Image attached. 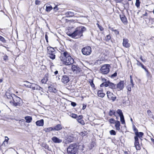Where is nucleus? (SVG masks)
<instances>
[{
    "instance_id": "obj_1",
    "label": "nucleus",
    "mask_w": 154,
    "mask_h": 154,
    "mask_svg": "<svg viewBox=\"0 0 154 154\" xmlns=\"http://www.w3.org/2000/svg\"><path fill=\"white\" fill-rule=\"evenodd\" d=\"M60 60L63 63L66 65H70L74 63V60L69 53L66 51L62 50L61 56L59 57Z\"/></svg>"
},
{
    "instance_id": "obj_2",
    "label": "nucleus",
    "mask_w": 154,
    "mask_h": 154,
    "mask_svg": "<svg viewBox=\"0 0 154 154\" xmlns=\"http://www.w3.org/2000/svg\"><path fill=\"white\" fill-rule=\"evenodd\" d=\"M86 30V28L84 26H81L78 27L72 33L69 34V36L72 38H78L83 35V32Z\"/></svg>"
},
{
    "instance_id": "obj_3",
    "label": "nucleus",
    "mask_w": 154,
    "mask_h": 154,
    "mask_svg": "<svg viewBox=\"0 0 154 154\" xmlns=\"http://www.w3.org/2000/svg\"><path fill=\"white\" fill-rule=\"evenodd\" d=\"M13 95L12 101H10L11 104L13 106L17 107V106H20L22 104V102L21 99L16 96L15 94H12Z\"/></svg>"
},
{
    "instance_id": "obj_4",
    "label": "nucleus",
    "mask_w": 154,
    "mask_h": 154,
    "mask_svg": "<svg viewBox=\"0 0 154 154\" xmlns=\"http://www.w3.org/2000/svg\"><path fill=\"white\" fill-rule=\"evenodd\" d=\"M47 55L51 59L54 60L55 58V54L56 51L54 49L51 47H48L47 48Z\"/></svg>"
},
{
    "instance_id": "obj_5",
    "label": "nucleus",
    "mask_w": 154,
    "mask_h": 154,
    "mask_svg": "<svg viewBox=\"0 0 154 154\" xmlns=\"http://www.w3.org/2000/svg\"><path fill=\"white\" fill-rule=\"evenodd\" d=\"M77 148L75 144H70L67 148L68 154H76L77 152Z\"/></svg>"
},
{
    "instance_id": "obj_6",
    "label": "nucleus",
    "mask_w": 154,
    "mask_h": 154,
    "mask_svg": "<svg viewBox=\"0 0 154 154\" xmlns=\"http://www.w3.org/2000/svg\"><path fill=\"white\" fill-rule=\"evenodd\" d=\"M110 66L109 64H104L101 67L100 72L103 74H106L109 72Z\"/></svg>"
},
{
    "instance_id": "obj_7",
    "label": "nucleus",
    "mask_w": 154,
    "mask_h": 154,
    "mask_svg": "<svg viewBox=\"0 0 154 154\" xmlns=\"http://www.w3.org/2000/svg\"><path fill=\"white\" fill-rule=\"evenodd\" d=\"M83 54L85 55H89L91 52V48L90 46H86L82 49Z\"/></svg>"
},
{
    "instance_id": "obj_8",
    "label": "nucleus",
    "mask_w": 154,
    "mask_h": 154,
    "mask_svg": "<svg viewBox=\"0 0 154 154\" xmlns=\"http://www.w3.org/2000/svg\"><path fill=\"white\" fill-rule=\"evenodd\" d=\"M104 86L105 87H109V88L112 89H115L116 88V84L110 82L109 81L105 82Z\"/></svg>"
},
{
    "instance_id": "obj_9",
    "label": "nucleus",
    "mask_w": 154,
    "mask_h": 154,
    "mask_svg": "<svg viewBox=\"0 0 154 154\" xmlns=\"http://www.w3.org/2000/svg\"><path fill=\"white\" fill-rule=\"evenodd\" d=\"M32 87L31 88L33 91H34L35 90H36L43 92V88L38 85L32 83Z\"/></svg>"
},
{
    "instance_id": "obj_10",
    "label": "nucleus",
    "mask_w": 154,
    "mask_h": 154,
    "mask_svg": "<svg viewBox=\"0 0 154 154\" xmlns=\"http://www.w3.org/2000/svg\"><path fill=\"white\" fill-rule=\"evenodd\" d=\"M72 69L73 72L76 74H78L81 71L80 68L74 65H72Z\"/></svg>"
},
{
    "instance_id": "obj_11",
    "label": "nucleus",
    "mask_w": 154,
    "mask_h": 154,
    "mask_svg": "<svg viewBox=\"0 0 154 154\" xmlns=\"http://www.w3.org/2000/svg\"><path fill=\"white\" fill-rule=\"evenodd\" d=\"M134 146L137 150H139L140 149V147L139 142L138 138L134 137Z\"/></svg>"
},
{
    "instance_id": "obj_12",
    "label": "nucleus",
    "mask_w": 154,
    "mask_h": 154,
    "mask_svg": "<svg viewBox=\"0 0 154 154\" xmlns=\"http://www.w3.org/2000/svg\"><path fill=\"white\" fill-rule=\"evenodd\" d=\"M106 94L108 97L109 99L112 100L113 101H114L116 99V97H115L112 93L110 91H107Z\"/></svg>"
},
{
    "instance_id": "obj_13",
    "label": "nucleus",
    "mask_w": 154,
    "mask_h": 154,
    "mask_svg": "<svg viewBox=\"0 0 154 154\" xmlns=\"http://www.w3.org/2000/svg\"><path fill=\"white\" fill-rule=\"evenodd\" d=\"M69 80V77L66 75L63 76L61 79V82L64 84H66Z\"/></svg>"
},
{
    "instance_id": "obj_14",
    "label": "nucleus",
    "mask_w": 154,
    "mask_h": 154,
    "mask_svg": "<svg viewBox=\"0 0 154 154\" xmlns=\"http://www.w3.org/2000/svg\"><path fill=\"white\" fill-rule=\"evenodd\" d=\"M12 94H14L11 93L9 90H7L5 93V95L7 98L10 100H11L13 98V95Z\"/></svg>"
},
{
    "instance_id": "obj_15",
    "label": "nucleus",
    "mask_w": 154,
    "mask_h": 154,
    "mask_svg": "<svg viewBox=\"0 0 154 154\" xmlns=\"http://www.w3.org/2000/svg\"><path fill=\"white\" fill-rule=\"evenodd\" d=\"M128 41L127 39L124 38L123 39V45L126 47L128 48L130 46V44L128 42Z\"/></svg>"
},
{
    "instance_id": "obj_16",
    "label": "nucleus",
    "mask_w": 154,
    "mask_h": 154,
    "mask_svg": "<svg viewBox=\"0 0 154 154\" xmlns=\"http://www.w3.org/2000/svg\"><path fill=\"white\" fill-rule=\"evenodd\" d=\"M83 118L82 115H80L77 117V120L79 123L83 125L85 124V123L84 121L82 119Z\"/></svg>"
},
{
    "instance_id": "obj_17",
    "label": "nucleus",
    "mask_w": 154,
    "mask_h": 154,
    "mask_svg": "<svg viewBox=\"0 0 154 154\" xmlns=\"http://www.w3.org/2000/svg\"><path fill=\"white\" fill-rule=\"evenodd\" d=\"M52 141L55 143H60L62 142V140L61 139H59L56 137H53L52 138Z\"/></svg>"
},
{
    "instance_id": "obj_18",
    "label": "nucleus",
    "mask_w": 154,
    "mask_h": 154,
    "mask_svg": "<svg viewBox=\"0 0 154 154\" xmlns=\"http://www.w3.org/2000/svg\"><path fill=\"white\" fill-rule=\"evenodd\" d=\"M117 88L120 90L124 88V81H120L117 85Z\"/></svg>"
},
{
    "instance_id": "obj_19",
    "label": "nucleus",
    "mask_w": 154,
    "mask_h": 154,
    "mask_svg": "<svg viewBox=\"0 0 154 154\" xmlns=\"http://www.w3.org/2000/svg\"><path fill=\"white\" fill-rule=\"evenodd\" d=\"M48 73H47L45 75L44 78L41 80V82L42 84H46L48 80Z\"/></svg>"
},
{
    "instance_id": "obj_20",
    "label": "nucleus",
    "mask_w": 154,
    "mask_h": 154,
    "mask_svg": "<svg viewBox=\"0 0 154 154\" xmlns=\"http://www.w3.org/2000/svg\"><path fill=\"white\" fill-rule=\"evenodd\" d=\"M54 131H58L61 130L62 127L61 124H58L53 127Z\"/></svg>"
},
{
    "instance_id": "obj_21",
    "label": "nucleus",
    "mask_w": 154,
    "mask_h": 154,
    "mask_svg": "<svg viewBox=\"0 0 154 154\" xmlns=\"http://www.w3.org/2000/svg\"><path fill=\"white\" fill-rule=\"evenodd\" d=\"M37 126H42L44 125V120L43 119L37 121L35 122Z\"/></svg>"
},
{
    "instance_id": "obj_22",
    "label": "nucleus",
    "mask_w": 154,
    "mask_h": 154,
    "mask_svg": "<svg viewBox=\"0 0 154 154\" xmlns=\"http://www.w3.org/2000/svg\"><path fill=\"white\" fill-rule=\"evenodd\" d=\"M135 136L134 137H137V138H139L140 139L142 137V136L143 135V133L142 132H136L135 133Z\"/></svg>"
},
{
    "instance_id": "obj_23",
    "label": "nucleus",
    "mask_w": 154,
    "mask_h": 154,
    "mask_svg": "<svg viewBox=\"0 0 154 154\" xmlns=\"http://www.w3.org/2000/svg\"><path fill=\"white\" fill-rule=\"evenodd\" d=\"M25 83L23 85L26 87L32 88V83H31L27 81H26L24 82Z\"/></svg>"
},
{
    "instance_id": "obj_24",
    "label": "nucleus",
    "mask_w": 154,
    "mask_h": 154,
    "mask_svg": "<svg viewBox=\"0 0 154 154\" xmlns=\"http://www.w3.org/2000/svg\"><path fill=\"white\" fill-rule=\"evenodd\" d=\"M97 94L99 97H103L105 95V94L103 92L102 89H101L98 91Z\"/></svg>"
},
{
    "instance_id": "obj_25",
    "label": "nucleus",
    "mask_w": 154,
    "mask_h": 154,
    "mask_svg": "<svg viewBox=\"0 0 154 154\" xmlns=\"http://www.w3.org/2000/svg\"><path fill=\"white\" fill-rule=\"evenodd\" d=\"M115 127L116 130L119 131L120 129V122L119 121H116L115 123Z\"/></svg>"
},
{
    "instance_id": "obj_26",
    "label": "nucleus",
    "mask_w": 154,
    "mask_h": 154,
    "mask_svg": "<svg viewBox=\"0 0 154 154\" xmlns=\"http://www.w3.org/2000/svg\"><path fill=\"white\" fill-rule=\"evenodd\" d=\"M120 17L123 23H126L127 22V19L125 16L124 15H120Z\"/></svg>"
},
{
    "instance_id": "obj_27",
    "label": "nucleus",
    "mask_w": 154,
    "mask_h": 154,
    "mask_svg": "<svg viewBox=\"0 0 154 154\" xmlns=\"http://www.w3.org/2000/svg\"><path fill=\"white\" fill-rule=\"evenodd\" d=\"M65 14L67 17H70L73 16L74 13L72 12L68 11L66 12Z\"/></svg>"
},
{
    "instance_id": "obj_28",
    "label": "nucleus",
    "mask_w": 154,
    "mask_h": 154,
    "mask_svg": "<svg viewBox=\"0 0 154 154\" xmlns=\"http://www.w3.org/2000/svg\"><path fill=\"white\" fill-rule=\"evenodd\" d=\"M25 119L26 120V122L28 123L30 122L32 120V118L29 116L25 117Z\"/></svg>"
},
{
    "instance_id": "obj_29",
    "label": "nucleus",
    "mask_w": 154,
    "mask_h": 154,
    "mask_svg": "<svg viewBox=\"0 0 154 154\" xmlns=\"http://www.w3.org/2000/svg\"><path fill=\"white\" fill-rule=\"evenodd\" d=\"M52 9V7L50 5H47L45 10L47 12H49Z\"/></svg>"
},
{
    "instance_id": "obj_30",
    "label": "nucleus",
    "mask_w": 154,
    "mask_h": 154,
    "mask_svg": "<svg viewBox=\"0 0 154 154\" xmlns=\"http://www.w3.org/2000/svg\"><path fill=\"white\" fill-rule=\"evenodd\" d=\"M48 90L50 92L54 93L56 91V90L55 88L51 86H49L48 87Z\"/></svg>"
},
{
    "instance_id": "obj_31",
    "label": "nucleus",
    "mask_w": 154,
    "mask_h": 154,
    "mask_svg": "<svg viewBox=\"0 0 154 154\" xmlns=\"http://www.w3.org/2000/svg\"><path fill=\"white\" fill-rule=\"evenodd\" d=\"M44 131L46 132H49L51 131H54L53 127H49L47 128H45L44 129Z\"/></svg>"
},
{
    "instance_id": "obj_32",
    "label": "nucleus",
    "mask_w": 154,
    "mask_h": 154,
    "mask_svg": "<svg viewBox=\"0 0 154 154\" xmlns=\"http://www.w3.org/2000/svg\"><path fill=\"white\" fill-rule=\"evenodd\" d=\"M69 115L71 117H72L74 118L75 119L78 117H77L78 116H77V115L73 113H72L71 112H70L69 113Z\"/></svg>"
},
{
    "instance_id": "obj_33",
    "label": "nucleus",
    "mask_w": 154,
    "mask_h": 154,
    "mask_svg": "<svg viewBox=\"0 0 154 154\" xmlns=\"http://www.w3.org/2000/svg\"><path fill=\"white\" fill-rule=\"evenodd\" d=\"M120 117V121L122 122V124H125V121L124 118V116H121Z\"/></svg>"
},
{
    "instance_id": "obj_34",
    "label": "nucleus",
    "mask_w": 154,
    "mask_h": 154,
    "mask_svg": "<svg viewBox=\"0 0 154 154\" xmlns=\"http://www.w3.org/2000/svg\"><path fill=\"white\" fill-rule=\"evenodd\" d=\"M117 112L119 115L120 116L123 115L122 111L120 109L117 110Z\"/></svg>"
},
{
    "instance_id": "obj_35",
    "label": "nucleus",
    "mask_w": 154,
    "mask_h": 154,
    "mask_svg": "<svg viewBox=\"0 0 154 154\" xmlns=\"http://www.w3.org/2000/svg\"><path fill=\"white\" fill-rule=\"evenodd\" d=\"M109 133L111 135H116V132L114 130H111L109 131Z\"/></svg>"
},
{
    "instance_id": "obj_36",
    "label": "nucleus",
    "mask_w": 154,
    "mask_h": 154,
    "mask_svg": "<svg viewBox=\"0 0 154 154\" xmlns=\"http://www.w3.org/2000/svg\"><path fill=\"white\" fill-rule=\"evenodd\" d=\"M109 122L111 124L115 123L116 121L113 119H111L109 120Z\"/></svg>"
},
{
    "instance_id": "obj_37",
    "label": "nucleus",
    "mask_w": 154,
    "mask_h": 154,
    "mask_svg": "<svg viewBox=\"0 0 154 154\" xmlns=\"http://www.w3.org/2000/svg\"><path fill=\"white\" fill-rule=\"evenodd\" d=\"M115 112L114 111L110 110L109 112V116H112V115H115Z\"/></svg>"
},
{
    "instance_id": "obj_38",
    "label": "nucleus",
    "mask_w": 154,
    "mask_h": 154,
    "mask_svg": "<svg viewBox=\"0 0 154 154\" xmlns=\"http://www.w3.org/2000/svg\"><path fill=\"white\" fill-rule=\"evenodd\" d=\"M135 5L137 8L139 7L140 5V2L139 0H136Z\"/></svg>"
},
{
    "instance_id": "obj_39",
    "label": "nucleus",
    "mask_w": 154,
    "mask_h": 154,
    "mask_svg": "<svg viewBox=\"0 0 154 154\" xmlns=\"http://www.w3.org/2000/svg\"><path fill=\"white\" fill-rule=\"evenodd\" d=\"M86 132L85 131H84L83 132H82L80 133V135L82 136V137H84L86 135Z\"/></svg>"
},
{
    "instance_id": "obj_40",
    "label": "nucleus",
    "mask_w": 154,
    "mask_h": 154,
    "mask_svg": "<svg viewBox=\"0 0 154 154\" xmlns=\"http://www.w3.org/2000/svg\"><path fill=\"white\" fill-rule=\"evenodd\" d=\"M0 41L3 42L5 43L6 40L4 37L0 35Z\"/></svg>"
},
{
    "instance_id": "obj_41",
    "label": "nucleus",
    "mask_w": 154,
    "mask_h": 154,
    "mask_svg": "<svg viewBox=\"0 0 154 154\" xmlns=\"http://www.w3.org/2000/svg\"><path fill=\"white\" fill-rule=\"evenodd\" d=\"M89 83H90V84L92 88H94L95 87V85L93 83V80H91V81L89 82Z\"/></svg>"
},
{
    "instance_id": "obj_42",
    "label": "nucleus",
    "mask_w": 154,
    "mask_h": 154,
    "mask_svg": "<svg viewBox=\"0 0 154 154\" xmlns=\"http://www.w3.org/2000/svg\"><path fill=\"white\" fill-rule=\"evenodd\" d=\"M141 66L142 67V68L144 69L146 72H147L148 74L149 73V72H148V70L146 69L145 66L143 64H142Z\"/></svg>"
},
{
    "instance_id": "obj_43",
    "label": "nucleus",
    "mask_w": 154,
    "mask_h": 154,
    "mask_svg": "<svg viewBox=\"0 0 154 154\" xmlns=\"http://www.w3.org/2000/svg\"><path fill=\"white\" fill-rule=\"evenodd\" d=\"M131 87H132L131 85H128L127 87V89L129 91H131Z\"/></svg>"
},
{
    "instance_id": "obj_44",
    "label": "nucleus",
    "mask_w": 154,
    "mask_h": 154,
    "mask_svg": "<svg viewBox=\"0 0 154 154\" xmlns=\"http://www.w3.org/2000/svg\"><path fill=\"white\" fill-rule=\"evenodd\" d=\"M137 65L138 66H141L142 63H140L139 61L137 60Z\"/></svg>"
},
{
    "instance_id": "obj_45",
    "label": "nucleus",
    "mask_w": 154,
    "mask_h": 154,
    "mask_svg": "<svg viewBox=\"0 0 154 154\" xmlns=\"http://www.w3.org/2000/svg\"><path fill=\"white\" fill-rule=\"evenodd\" d=\"M133 129L134 131L135 132V133H136V132H138L137 129L136 128V127L134 126H133Z\"/></svg>"
},
{
    "instance_id": "obj_46",
    "label": "nucleus",
    "mask_w": 154,
    "mask_h": 154,
    "mask_svg": "<svg viewBox=\"0 0 154 154\" xmlns=\"http://www.w3.org/2000/svg\"><path fill=\"white\" fill-rule=\"evenodd\" d=\"M97 24V25L98 27L99 28V29L100 30V31H103V28L101 26H100L98 24Z\"/></svg>"
},
{
    "instance_id": "obj_47",
    "label": "nucleus",
    "mask_w": 154,
    "mask_h": 154,
    "mask_svg": "<svg viewBox=\"0 0 154 154\" xmlns=\"http://www.w3.org/2000/svg\"><path fill=\"white\" fill-rule=\"evenodd\" d=\"M114 32L115 34L116 35H119V31L117 29H115V30H114Z\"/></svg>"
},
{
    "instance_id": "obj_48",
    "label": "nucleus",
    "mask_w": 154,
    "mask_h": 154,
    "mask_svg": "<svg viewBox=\"0 0 154 154\" xmlns=\"http://www.w3.org/2000/svg\"><path fill=\"white\" fill-rule=\"evenodd\" d=\"M71 105L73 107L75 106L76 105V103L74 102H72Z\"/></svg>"
},
{
    "instance_id": "obj_49",
    "label": "nucleus",
    "mask_w": 154,
    "mask_h": 154,
    "mask_svg": "<svg viewBox=\"0 0 154 154\" xmlns=\"http://www.w3.org/2000/svg\"><path fill=\"white\" fill-rule=\"evenodd\" d=\"M117 73L116 72H115L114 73H113V74H112L111 76V77L112 78H113L114 77H116L117 75Z\"/></svg>"
},
{
    "instance_id": "obj_50",
    "label": "nucleus",
    "mask_w": 154,
    "mask_h": 154,
    "mask_svg": "<svg viewBox=\"0 0 154 154\" xmlns=\"http://www.w3.org/2000/svg\"><path fill=\"white\" fill-rule=\"evenodd\" d=\"M35 3L36 5H39L40 4V1L38 0H36Z\"/></svg>"
},
{
    "instance_id": "obj_51",
    "label": "nucleus",
    "mask_w": 154,
    "mask_h": 154,
    "mask_svg": "<svg viewBox=\"0 0 154 154\" xmlns=\"http://www.w3.org/2000/svg\"><path fill=\"white\" fill-rule=\"evenodd\" d=\"M8 57L7 55H5L3 57V59L5 60H8Z\"/></svg>"
},
{
    "instance_id": "obj_52",
    "label": "nucleus",
    "mask_w": 154,
    "mask_h": 154,
    "mask_svg": "<svg viewBox=\"0 0 154 154\" xmlns=\"http://www.w3.org/2000/svg\"><path fill=\"white\" fill-rule=\"evenodd\" d=\"M140 59H141V60H142V61L143 62L145 63L146 62V60L145 59H143L142 58V56H140Z\"/></svg>"
},
{
    "instance_id": "obj_53",
    "label": "nucleus",
    "mask_w": 154,
    "mask_h": 154,
    "mask_svg": "<svg viewBox=\"0 0 154 154\" xmlns=\"http://www.w3.org/2000/svg\"><path fill=\"white\" fill-rule=\"evenodd\" d=\"M101 79L102 81L103 82H104V83H105V82H107V81H106V79H105V78H103L102 77L101 78Z\"/></svg>"
},
{
    "instance_id": "obj_54",
    "label": "nucleus",
    "mask_w": 154,
    "mask_h": 154,
    "mask_svg": "<svg viewBox=\"0 0 154 154\" xmlns=\"http://www.w3.org/2000/svg\"><path fill=\"white\" fill-rule=\"evenodd\" d=\"M130 82L131 84L132 85V87H133L134 86V84L133 82V81L132 79H130Z\"/></svg>"
},
{
    "instance_id": "obj_55",
    "label": "nucleus",
    "mask_w": 154,
    "mask_h": 154,
    "mask_svg": "<svg viewBox=\"0 0 154 154\" xmlns=\"http://www.w3.org/2000/svg\"><path fill=\"white\" fill-rule=\"evenodd\" d=\"M45 37L47 42H48V36L47 34L45 35Z\"/></svg>"
},
{
    "instance_id": "obj_56",
    "label": "nucleus",
    "mask_w": 154,
    "mask_h": 154,
    "mask_svg": "<svg viewBox=\"0 0 154 154\" xmlns=\"http://www.w3.org/2000/svg\"><path fill=\"white\" fill-rule=\"evenodd\" d=\"M147 113L149 115H150L151 114V112L150 110H148L147 111Z\"/></svg>"
},
{
    "instance_id": "obj_57",
    "label": "nucleus",
    "mask_w": 154,
    "mask_h": 154,
    "mask_svg": "<svg viewBox=\"0 0 154 154\" xmlns=\"http://www.w3.org/2000/svg\"><path fill=\"white\" fill-rule=\"evenodd\" d=\"M102 61L101 60H97V63H98V64H100V63H101V62Z\"/></svg>"
},
{
    "instance_id": "obj_58",
    "label": "nucleus",
    "mask_w": 154,
    "mask_h": 154,
    "mask_svg": "<svg viewBox=\"0 0 154 154\" xmlns=\"http://www.w3.org/2000/svg\"><path fill=\"white\" fill-rule=\"evenodd\" d=\"M54 9L55 10V11H57L58 10V7L57 6H55L54 8Z\"/></svg>"
},
{
    "instance_id": "obj_59",
    "label": "nucleus",
    "mask_w": 154,
    "mask_h": 154,
    "mask_svg": "<svg viewBox=\"0 0 154 154\" xmlns=\"http://www.w3.org/2000/svg\"><path fill=\"white\" fill-rule=\"evenodd\" d=\"M7 137V139H5L4 142H6L8 143V138L7 137Z\"/></svg>"
},
{
    "instance_id": "obj_60",
    "label": "nucleus",
    "mask_w": 154,
    "mask_h": 154,
    "mask_svg": "<svg viewBox=\"0 0 154 154\" xmlns=\"http://www.w3.org/2000/svg\"><path fill=\"white\" fill-rule=\"evenodd\" d=\"M105 83L104 82L103 83L100 85V87H102L104 86Z\"/></svg>"
},
{
    "instance_id": "obj_61",
    "label": "nucleus",
    "mask_w": 154,
    "mask_h": 154,
    "mask_svg": "<svg viewBox=\"0 0 154 154\" xmlns=\"http://www.w3.org/2000/svg\"><path fill=\"white\" fill-rule=\"evenodd\" d=\"M107 38L109 40L111 38V36L110 35H108L107 36Z\"/></svg>"
},
{
    "instance_id": "obj_62",
    "label": "nucleus",
    "mask_w": 154,
    "mask_h": 154,
    "mask_svg": "<svg viewBox=\"0 0 154 154\" xmlns=\"http://www.w3.org/2000/svg\"><path fill=\"white\" fill-rule=\"evenodd\" d=\"M147 12H146L144 14H143L142 15V16H147Z\"/></svg>"
},
{
    "instance_id": "obj_63",
    "label": "nucleus",
    "mask_w": 154,
    "mask_h": 154,
    "mask_svg": "<svg viewBox=\"0 0 154 154\" xmlns=\"http://www.w3.org/2000/svg\"><path fill=\"white\" fill-rule=\"evenodd\" d=\"M59 50H60V53H61V51L62 50H64V51H66L64 49H63L61 48V47H60V48L59 49Z\"/></svg>"
},
{
    "instance_id": "obj_64",
    "label": "nucleus",
    "mask_w": 154,
    "mask_h": 154,
    "mask_svg": "<svg viewBox=\"0 0 154 154\" xmlns=\"http://www.w3.org/2000/svg\"><path fill=\"white\" fill-rule=\"evenodd\" d=\"M54 74L55 75H56L58 73V71H55L54 72Z\"/></svg>"
}]
</instances>
